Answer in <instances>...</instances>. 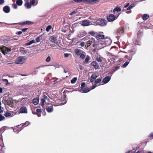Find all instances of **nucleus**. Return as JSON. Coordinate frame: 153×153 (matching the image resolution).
I'll return each instance as SVG.
<instances>
[{
  "instance_id": "a19ab883",
  "label": "nucleus",
  "mask_w": 153,
  "mask_h": 153,
  "mask_svg": "<svg viewBox=\"0 0 153 153\" xmlns=\"http://www.w3.org/2000/svg\"><path fill=\"white\" fill-rule=\"evenodd\" d=\"M12 6L13 8L14 9H16L17 8V6L16 4L15 3H13L12 4Z\"/></svg>"
},
{
  "instance_id": "680f3d73",
  "label": "nucleus",
  "mask_w": 153,
  "mask_h": 153,
  "mask_svg": "<svg viewBox=\"0 0 153 153\" xmlns=\"http://www.w3.org/2000/svg\"><path fill=\"white\" fill-rule=\"evenodd\" d=\"M32 43H31V42L30 41V42H29L26 43V44H25V45H30Z\"/></svg>"
},
{
  "instance_id": "dca6fc26",
  "label": "nucleus",
  "mask_w": 153,
  "mask_h": 153,
  "mask_svg": "<svg viewBox=\"0 0 153 153\" xmlns=\"http://www.w3.org/2000/svg\"><path fill=\"white\" fill-rule=\"evenodd\" d=\"M90 22L87 20H84L82 21L81 24L83 26H88L90 25Z\"/></svg>"
},
{
  "instance_id": "8fccbe9b",
  "label": "nucleus",
  "mask_w": 153,
  "mask_h": 153,
  "mask_svg": "<svg viewBox=\"0 0 153 153\" xmlns=\"http://www.w3.org/2000/svg\"><path fill=\"white\" fill-rule=\"evenodd\" d=\"M96 84H96L95 83V84L92 86L91 88V89H89V90H90V91H91V90L94 89L97 86V85Z\"/></svg>"
},
{
  "instance_id": "774afa93",
  "label": "nucleus",
  "mask_w": 153,
  "mask_h": 153,
  "mask_svg": "<svg viewBox=\"0 0 153 153\" xmlns=\"http://www.w3.org/2000/svg\"><path fill=\"white\" fill-rule=\"evenodd\" d=\"M125 153H133L132 152V151H129L126 152Z\"/></svg>"
},
{
  "instance_id": "473e14b6",
  "label": "nucleus",
  "mask_w": 153,
  "mask_h": 153,
  "mask_svg": "<svg viewBox=\"0 0 153 153\" xmlns=\"http://www.w3.org/2000/svg\"><path fill=\"white\" fill-rule=\"evenodd\" d=\"M102 59L103 58L101 56L99 57H97L96 58V60L98 62H102Z\"/></svg>"
},
{
  "instance_id": "c85d7f7f",
  "label": "nucleus",
  "mask_w": 153,
  "mask_h": 153,
  "mask_svg": "<svg viewBox=\"0 0 153 153\" xmlns=\"http://www.w3.org/2000/svg\"><path fill=\"white\" fill-rule=\"evenodd\" d=\"M23 3V1L22 0H17L16 1V4L19 6H21Z\"/></svg>"
},
{
  "instance_id": "ddd939ff",
  "label": "nucleus",
  "mask_w": 153,
  "mask_h": 153,
  "mask_svg": "<svg viewBox=\"0 0 153 153\" xmlns=\"http://www.w3.org/2000/svg\"><path fill=\"white\" fill-rule=\"evenodd\" d=\"M99 1V0H85V3L90 4H94Z\"/></svg>"
},
{
  "instance_id": "e433bc0d",
  "label": "nucleus",
  "mask_w": 153,
  "mask_h": 153,
  "mask_svg": "<svg viewBox=\"0 0 153 153\" xmlns=\"http://www.w3.org/2000/svg\"><path fill=\"white\" fill-rule=\"evenodd\" d=\"M52 27L51 25H48L46 27V30L47 32H48L51 28Z\"/></svg>"
},
{
  "instance_id": "9b49d317",
  "label": "nucleus",
  "mask_w": 153,
  "mask_h": 153,
  "mask_svg": "<svg viewBox=\"0 0 153 153\" xmlns=\"http://www.w3.org/2000/svg\"><path fill=\"white\" fill-rule=\"evenodd\" d=\"M4 100L6 102L7 105H9L13 102V100L12 98L8 97H4L3 98Z\"/></svg>"
},
{
  "instance_id": "6e6552de",
  "label": "nucleus",
  "mask_w": 153,
  "mask_h": 153,
  "mask_svg": "<svg viewBox=\"0 0 153 153\" xmlns=\"http://www.w3.org/2000/svg\"><path fill=\"white\" fill-rule=\"evenodd\" d=\"M47 95L48 94L47 93L45 92L43 93L42 98L41 100L42 106H44V103L45 102L46 100H49L47 97Z\"/></svg>"
},
{
  "instance_id": "a211bd4d",
  "label": "nucleus",
  "mask_w": 153,
  "mask_h": 153,
  "mask_svg": "<svg viewBox=\"0 0 153 153\" xmlns=\"http://www.w3.org/2000/svg\"><path fill=\"white\" fill-rule=\"evenodd\" d=\"M86 34L85 31H81L78 34V36L79 38H81L85 36Z\"/></svg>"
},
{
  "instance_id": "4468645a",
  "label": "nucleus",
  "mask_w": 153,
  "mask_h": 153,
  "mask_svg": "<svg viewBox=\"0 0 153 153\" xmlns=\"http://www.w3.org/2000/svg\"><path fill=\"white\" fill-rule=\"evenodd\" d=\"M19 111L21 113H27V109L25 107H22L19 110Z\"/></svg>"
},
{
  "instance_id": "6ab92c4d",
  "label": "nucleus",
  "mask_w": 153,
  "mask_h": 153,
  "mask_svg": "<svg viewBox=\"0 0 153 153\" xmlns=\"http://www.w3.org/2000/svg\"><path fill=\"white\" fill-rule=\"evenodd\" d=\"M50 40L55 43H57L56 38L54 36H51L50 38Z\"/></svg>"
},
{
  "instance_id": "1a4fd4ad",
  "label": "nucleus",
  "mask_w": 153,
  "mask_h": 153,
  "mask_svg": "<svg viewBox=\"0 0 153 153\" xmlns=\"http://www.w3.org/2000/svg\"><path fill=\"white\" fill-rule=\"evenodd\" d=\"M25 58L24 56L19 57L15 61V63L18 64H21L24 63Z\"/></svg>"
},
{
  "instance_id": "412c9836",
  "label": "nucleus",
  "mask_w": 153,
  "mask_h": 153,
  "mask_svg": "<svg viewBox=\"0 0 153 153\" xmlns=\"http://www.w3.org/2000/svg\"><path fill=\"white\" fill-rule=\"evenodd\" d=\"M95 37L99 39H103L104 38L105 36L104 35L97 34L95 35Z\"/></svg>"
},
{
  "instance_id": "052dcab7",
  "label": "nucleus",
  "mask_w": 153,
  "mask_h": 153,
  "mask_svg": "<svg viewBox=\"0 0 153 153\" xmlns=\"http://www.w3.org/2000/svg\"><path fill=\"white\" fill-rule=\"evenodd\" d=\"M22 33V31H19L17 32L16 33V34H17L18 35H20V34H21Z\"/></svg>"
},
{
  "instance_id": "0e129e2a",
  "label": "nucleus",
  "mask_w": 153,
  "mask_h": 153,
  "mask_svg": "<svg viewBox=\"0 0 153 153\" xmlns=\"http://www.w3.org/2000/svg\"><path fill=\"white\" fill-rule=\"evenodd\" d=\"M2 80L4 82H8V81L7 79H2Z\"/></svg>"
},
{
  "instance_id": "f257e3e1",
  "label": "nucleus",
  "mask_w": 153,
  "mask_h": 153,
  "mask_svg": "<svg viewBox=\"0 0 153 153\" xmlns=\"http://www.w3.org/2000/svg\"><path fill=\"white\" fill-rule=\"evenodd\" d=\"M135 52L134 51H131L130 52V54L131 55V57L130 56L129 57L128 56H126L125 57V60L127 59V61L123 65V66L124 67H126L129 63V61L131 60L132 58V56L135 53Z\"/></svg>"
},
{
  "instance_id": "69168bd1",
  "label": "nucleus",
  "mask_w": 153,
  "mask_h": 153,
  "mask_svg": "<svg viewBox=\"0 0 153 153\" xmlns=\"http://www.w3.org/2000/svg\"><path fill=\"white\" fill-rule=\"evenodd\" d=\"M129 5V3H127L126 5H125V6H124V7L125 8H126L127 7H128V6Z\"/></svg>"
},
{
  "instance_id": "79ce46f5",
  "label": "nucleus",
  "mask_w": 153,
  "mask_h": 153,
  "mask_svg": "<svg viewBox=\"0 0 153 153\" xmlns=\"http://www.w3.org/2000/svg\"><path fill=\"white\" fill-rule=\"evenodd\" d=\"M54 79H55V78H52V79H51V80L50 82H53V84H55L56 83V82H57V81H56V80H55Z\"/></svg>"
},
{
  "instance_id": "c9c22d12",
  "label": "nucleus",
  "mask_w": 153,
  "mask_h": 153,
  "mask_svg": "<svg viewBox=\"0 0 153 153\" xmlns=\"http://www.w3.org/2000/svg\"><path fill=\"white\" fill-rule=\"evenodd\" d=\"M101 81V79L100 78L98 79H96L94 82V83L96 84H98Z\"/></svg>"
},
{
  "instance_id": "a878e982",
  "label": "nucleus",
  "mask_w": 153,
  "mask_h": 153,
  "mask_svg": "<svg viewBox=\"0 0 153 153\" xmlns=\"http://www.w3.org/2000/svg\"><path fill=\"white\" fill-rule=\"evenodd\" d=\"M90 57L89 56L87 55L86 56L85 61L83 62L84 63L86 64L88 63V61L90 59Z\"/></svg>"
},
{
  "instance_id": "bf43d9fd",
  "label": "nucleus",
  "mask_w": 153,
  "mask_h": 153,
  "mask_svg": "<svg viewBox=\"0 0 153 153\" xmlns=\"http://www.w3.org/2000/svg\"><path fill=\"white\" fill-rule=\"evenodd\" d=\"M69 54L68 53H65L64 54V56L65 58L68 57V56Z\"/></svg>"
},
{
  "instance_id": "423d86ee",
  "label": "nucleus",
  "mask_w": 153,
  "mask_h": 153,
  "mask_svg": "<svg viewBox=\"0 0 153 153\" xmlns=\"http://www.w3.org/2000/svg\"><path fill=\"white\" fill-rule=\"evenodd\" d=\"M107 21L104 19H99L96 21V23L97 25L102 26L106 25Z\"/></svg>"
},
{
  "instance_id": "f8f14e48",
  "label": "nucleus",
  "mask_w": 153,
  "mask_h": 153,
  "mask_svg": "<svg viewBox=\"0 0 153 153\" xmlns=\"http://www.w3.org/2000/svg\"><path fill=\"white\" fill-rule=\"evenodd\" d=\"M91 65L93 66L94 68L97 70L99 68V65L98 63L95 61H93L91 63Z\"/></svg>"
},
{
  "instance_id": "3c124183",
  "label": "nucleus",
  "mask_w": 153,
  "mask_h": 153,
  "mask_svg": "<svg viewBox=\"0 0 153 153\" xmlns=\"http://www.w3.org/2000/svg\"><path fill=\"white\" fill-rule=\"evenodd\" d=\"M25 125H26V123H21L20 125H18V126H16V127L18 128L19 126H23Z\"/></svg>"
},
{
  "instance_id": "f3484780",
  "label": "nucleus",
  "mask_w": 153,
  "mask_h": 153,
  "mask_svg": "<svg viewBox=\"0 0 153 153\" xmlns=\"http://www.w3.org/2000/svg\"><path fill=\"white\" fill-rule=\"evenodd\" d=\"M111 78L109 76H106L103 79L102 82L104 84L106 83L110 80Z\"/></svg>"
},
{
  "instance_id": "cd10ccee",
  "label": "nucleus",
  "mask_w": 153,
  "mask_h": 153,
  "mask_svg": "<svg viewBox=\"0 0 153 153\" xmlns=\"http://www.w3.org/2000/svg\"><path fill=\"white\" fill-rule=\"evenodd\" d=\"M36 112L34 111L33 110H32V113L34 114H37V113H40L41 112V110L40 109H37L36 110Z\"/></svg>"
},
{
  "instance_id": "5701e85b",
  "label": "nucleus",
  "mask_w": 153,
  "mask_h": 153,
  "mask_svg": "<svg viewBox=\"0 0 153 153\" xmlns=\"http://www.w3.org/2000/svg\"><path fill=\"white\" fill-rule=\"evenodd\" d=\"M39 100V98L37 97L36 98H34L33 100V103L35 105H37L38 103Z\"/></svg>"
},
{
  "instance_id": "aec40b11",
  "label": "nucleus",
  "mask_w": 153,
  "mask_h": 153,
  "mask_svg": "<svg viewBox=\"0 0 153 153\" xmlns=\"http://www.w3.org/2000/svg\"><path fill=\"white\" fill-rule=\"evenodd\" d=\"M3 10L5 13H8L10 12V8L8 6H6L3 7Z\"/></svg>"
},
{
  "instance_id": "bb28decb",
  "label": "nucleus",
  "mask_w": 153,
  "mask_h": 153,
  "mask_svg": "<svg viewBox=\"0 0 153 153\" xmlns=\"http://www.w3.org/2000/svg\"><path fill=\"white\" fill-rule=\"evenodd\" d=\"M25 6L28 9L30 8L31 7V5L29 2H27L25 4Z\"/></svg>"
},
{
  "instance_id": "39448f33",
  "label": "nucleus",
  "mask_w": 153,
  "mask_h": 153,
  "mask_svg": "<svg viewBox=\"0 0 153 153\" xmlns=\"http://www.w3.org/2000/svg\"><path fill=\"white\" fill-rule=\"evenodd\" d=\"M0 50L2 53L5 55L11 51L10 49L3 45L0 48Z\"/></svg>"
},
{
  "instance_id": "2f4dec72",
  "label": "nucleus",
  "mask_w": 153,
  "mask_h": 153,
  "mask_svg": "<svg viewBox=\"0 0 153 153\" xmlns=\"http://www.w3.org/2000/svg\"><path fill=\"white\" fill-rule=\"evenodd\" d=\"M92 41L91 40H90L88 41L87 42L86 44L87 45V47H88L90 46V45L92 44Z\"/></svg>"
},
{
  "instance_id": "393cba45",
  "label": "nucleus",
  "mask_w": 153,
  "mask_h": 153,
  "mask_svg": "<svg viewBox=\"0 0 153 153\" xmlns=\"http://www.w3.org/2000/svg\"><path fill=\"white\" fill-rule=\"evenodd\" d=\"M149 17V15L146 14H144L142 16V19L144 20H147Z\"/></svg>"
},
{
  "instance_id": "a18cd8bd",
  "label": "nucleus",
  "mask_w": 153,
  "mask_h": 153,
  "mask_svg": "<svg viewBox=\"0 0 153 153\" xmlns=\"http://www.w3.org/2000/svg\"><path fill=\"white\" fill-rule=\"evenodd\" d=\"M5 117L1 114H0V121L4 120Z\"/></svg>"
},
{
  "instance_id": "13d9d810",
  "label": "nucleus",
  "mask_w": 153,
  "mask_h": 153,
  "mask_svg": "<svg viewBox=\"0 0 153 153\" xmlns=\"http://www.w3.org/2000/svg\"><path fill=\"white\" fill-rule=\"evenodd\" d=\"M4 2V0H0V5L2 4Z\"/></svg>"
},
{
  "instance_id": "4be33fe9",
  "label": "nucleus",
  "mask_w": 153,
  "mask_h": 153,
  "mask_svg": "<svg viewBox=\"0 0 153 153\" xmlns=\"http://www.w3.org/2000/svg\"><path fill=\"white\" fill-rule=\"evenodd\" d=\"M140 39L137 38V39H135L134 41V43L136 45H140L141 43L140 42Z\"/></svg>"
},
{
  "instance_id": "7c9ffc66",
  "label": "nucleus",
  "mask_w": 153,
  "mask_h": 153,
  "mask_svg": "<svg viewBox=\"0 0 153 153\" xmlns=\"http://www.w3.org/2000/svg\"><path fill=\"white\" fill-rule=\"evenodd\" d=\"M97 77V76L95 74H93L92 75L91 78L93 80H94L96 79Z\"/></svg>"
},
{
  "instance_id": "37998d69",
  "label": "nucleus",
  "mask_w": 153,
  "mask_h": 153,
  "mask_svg": "<svg viewBox=\"0 0 153 153\" xmlns=\"http://www.w3.org/2000/svg\"><path fill=\"white\" fill-rule=\"evenodd\" d=\"M10 113L8 112H6L4 115L6 117H8L10 116Z\"/></svg>"
},
{
  "instance_id": "0eeeda50",
  "label": "nucleus",
  "mask_w": 153,
  "mask_h": 153,
  "mask_svg": "<svg viewBox=\"0 0 153 153\" xmlns=\"http://www.w3.org/2000/svg\"><path fill=\"white\" fill-rule=\"evenodd\" d=\"M74 51L76 54L80 56V57L82 59H85V55L84 53H85L84 52L82 51L83 53H81V51L78 49H75Z\"/></svg>"
},
{
  "instance_id": "72a5a7b5",
  "label": "nucleus",
  "mask_w": 153,
  "mask_h": 153,
  "mask_svg": "<svg viewBox=\"0 0 153 153\" xmlns=\"http://www.w3.org/2000/svg\"><path fill=\"white\" fill-rule=\"evenodd\" d=\"M77 80V78L76 77H74L71 80V83L72 84H73L75 83Z\"/></svg>"
},
{
  "instance_id": "49530a36",
  "label": "nucleus",
  "mask_w": 153,
  "mask_h": 153,
  "mask_svg": "<svg viewBox=\"0 0 153 153\" xmlns=\"http://www.w3.org/2000/svg\"><path fill=\"white\" fill-rule=\"evenodd\" d=\"M40 36H39L38 37H37L36 38V42H38L40 41Z\"/></svg>"
},
{
  "instance_id": "ea45409f",
  "label": "nucleus",
  "mask_w": 153,
  "mask_h": 153,
  "mask_svg": "<svg viewBox=\"0 0 153 153\" xmlns=\"http://www.w3.org/2000/svg\"><path fill=\"white\" fill-rule=\"evenodd\" d=\"M89 33L91 34L92 36H95L96 34V33L94 31H90L88 33Z\"/></svg>"
},
{
  "instance_id": "2eb2a0df",
  "label": "nucleus",
  "mask_w": 153,
  "mask_h": 153,
  "mask_svg": "<svg viewBox=\"0 0 153 153\" xmlns=\"http://www.w3.org/2000/svg\"><path fill=\"white\" fill-rule=\"evenodd\" d=\"M90 91V90H89L88 88H81L80 90V92L81 93H86Z\"/></svg>"
},
{
  "instance_id": "de8ad7c7",
  "label": "nucleus",
  "mask_w": 153,
  "mask_h": 153,
  "mask_svg": "<svg viewBox=\"0 0 153 153\" xmlns=\"http://www.w3.org/2000/svg\"><path fill=\"white\" fill-rule=\"evenodd\" d=\"M148 137L149 138L153 139V132L151 133L149 135Z\"/></svg>"
},
{
  "instance_id": "6e6d98bb",
  "label": "nucleus",
  "mask_w": 153,
  "mask_h": 153,
  "mask_svg": "<svg viewBox=\"0 0 153 153\" xmlns=\"http://www.w3.org/2000/svg\"><path fill=\"white\" fill-rule=\"evenodd\" d=\"M28 29V28H23V29H22L21 30H22V31L23 32H25Z\"/></svg>"
},
{
  "instance_id": "58836bf2",
  "label": "nucleus",
  "mask_w": 153,
  "mask_h": 153,
  "mask_svg": "<svg viewBox=\"0 0 153 153\" xmlns=\"http://www.w3.org/2000/svg\"><path fill=\"white\" fill-rule=\"evenodd\" d=\"M35 3V0H30V3L31 5H34Z\"/></svg>"
},
{
  "instance_id": "864d4df0",
  "label": "nucleus",
  "mask_w": 153,
  "mask_h": 153,
  "mask_svg": "<svg viewBox=\"0 0 153 153\" xmlns=\"http://www.w3.org/2000/svg\"><path fill=\"white\" fill-rule=\"evenodd\" d=\"M85 45V43L84 42H81L80 43V45L82 46V47H83Z\"/></svg>"
},
{
  "instance_id": "7ed1b4c3",
  "label": "nucleus",
  "mask_w": 153,
  "mask_h": 153,
  "mask_svg": "<svg viewBox=\"0 0 153 153\" xmlns=\"http://www.w3.org/2000/svg\"><path fill=\"white\" fill-rule=\"evenodd\" d=\"M33 22L29 21H25L23 22H19V23H14L12 24H6L7 25H17L19 24L20 25L22 26L24 25H32L33 24Z\"/></svg>"
},
{
  "instance_id": "9d476101",
  "label": "nucleus",
  "mask_w": 153,
  "mask_h": 153,
  "mask_svg": "<svg viewBox=\"0 0 153 153\" xmlns=\"http://www.w3.org/2000/svg\"><path fill=\"white\" fill-rule=\"evenodd\" d=\"M46 109L48 112H51L53 111V105L51 104L48 103L46 106Z\"/></svg>"
},
{
  "instance_id": "4c0bfd02",
  "label": "nucleus",
  "mask_w": 153,
  "mask_h": 153,
  "mask_svg": "<svg viewBox=\"0 0 153 153\" xmlns=\"http://www.w3.org/2000/svg\"><path fill=\"white\" fill-rule=\"evenodd\" d=\"M74 1L77 3H80L82 2L85 3V0H74Z\"/></svg>"
},
{
  "instance_id": "e2e57ef3",
  "label": "nucleus",
  "mask_w": 153,
  "mask_h": 153,
  "mask_svg": "<svg viewBox=\"0 0 153 153\" xmlns=\"http://www.w3.org/2000/svg\"><path fill=\"white\" fill-rule=\"evenodd\" d=\"M25 123L27 125L26 126H27L30 124V123L28 121H26Z\"/></svg>"
},
{
  "instance_id": "c03bdc74",
  "label": "nucleus",
  "mask_w": 153,
  "mask_h": 153,
  "mask_svg": "<svg viewBox=\"0 0 153 153\" xmlns=\"http://www.w3.org/2000/svg\"><path fill=\"white\" fill-rule=\"evenodd\" d=\"M51 58L50 56H48L47 57L46 59V61L47 62H49L50 61Z\"/></svg>"
},
{
  "instance_id": "338daca9",
  "label": "nucleus",
  "mask_w": 153,
  "mask_h": 153,
  "mask_svg": "<svg viewBox=\"0 0 153 153\" xmlns=\"http://www.w3.org/2000/svg\"><path fill=\"white\" fill-rule=\"evenodd\" d=\"M134 7V5L132 4H131L128 7L130 8V9Z\"/></svg>"
},
{
  "instance_id": "09e8293b",
  "label": "nucleus",
  "mask_w": 153,
  "mask_h": 153,
  "mask_svg": "<svg viewBox=\"0 0 153 153\" xmlns=\"http://www.w3.org/2000/svg\"><path fill=\"white\" fill-rule=\"evenodd\" d=\"M85 82L82 83L81 84V88H84L85 87Z\"/></svg>"
},
{
  "instance_id": "5fc2aeb1",
  "label": "nucleus",
  "mask_w": 153,
  "mask_h": 153,
  "mask_svg": "<svg viewBox=\"0 0 153 153\" xmlns=\"http://www.w3.org/2000/svg\"><path fill=\"white\" fill-rule=\"evenodd\" d=\"M3 108L0 106V114L3 112Z\"/></svg>"
},
{
  "instance_id": "f704fd0d",
  "label": "nucleus",
  "mask_w": 153,
  "mask_h": 153,
  "mask_svg": "<svg viewBox=\"0 0 153 153\" xmlns=\"http://www.w3.org/2000/svg\"><path fill=\"white\" fill-rule=\"evenodd\" d=\"M1 144H3V140L2 137L0 133V146H1Z\"/></svg>"
},
{
  "instance_id": "603ef678",
  "label": "nucleus",
  "mask_w": 153,
  "mask_h": 153,
  "mask_svg": "<svg viewBox=\"0 0 153 153\" xmlns=\"http://www.w3.org/2000/svg\"><path fill=\"white\" fill-rule=\"evenodd\" d=\"M76 11H75V10L74 11H73L71 13L70 15L71 16L72 15L76 13Z\"/></svg>"
},
{
  "instance_id": "b1692460",
  "label": "nucleus",
  "mask_w": 153,
  "mask_h": 153,
  "mask_svg": "<svg viewBox=\"0 0 153 153\" xmlns=\"http://www.w3.org/2000/svg\"><path fill=\"white\" fill-rule=\"evenodd\" d=\"M121 10L120 8L119 7H115L113 10V12H114L115 15H116V12H118L120 11Z\"/></svg>"
},
{
  "instance_id": "f03ea898",
  "label": "nucleus",
  "mask_w": 153,
  "mask_h": 153,
  "mask_svg": "<svg viewBox=\"0 0 153 153\" xmlns=\"http://www.w3.org/2000/svg\"><path fill=\"white\" fill-rule=\"evenodd\" d=\"M124 28L123 26H121L118 28L115 31V35L117 36L120 37L124 32Z\"/></svg>"
},
{
  "instance_id": "20e7f679",
  "label": "nucleus",
  "mask_w": 153,
  "mask_h": 153,
  "mask_svg": "<svg viewBox=\"0 0 153 153\" xmlns=\"http://www.w3.org/2000/svg\"><path fill=\"white\" fill-rule=\"evenodd\" d=\"M120 14V13H118L117 15H114L112 14H110L107 16V19L109 22H113L117 18Z\"/></svg>"
},
{
  "instance_id": "c756f323",
  "label": "nucleus",
  "mask_w": 153,
  "mask_h": 153,
  "mask_svg": "<svg viewBox=\"0 0 153 153\" xmlns=\"http://www.w3.org/2000/svg\"><path fill=\"white\" fill-rule=\"evenodd\" d=\"M142 35L143 33L142 32L140 31V30H139L137 33V37L138 38H140L142 36Z\"/></svg>"
},
{
  "instance_id": "4d7b16f0",
  "label": "nucleus",
  "mask_w": 153,
  "mask_h": 153,
  "mask_svg": "<svg viewBox=\"0 0 153 153\" xmlns=\"http://www.w3.org/2000/svg\"><path fill=\"white\" fill-rule=\"evenodd\" d=\"M20 51L21 52H23L25 50V48L23 47H21L20 48Z\"/></svg>"
}]
</instances>
